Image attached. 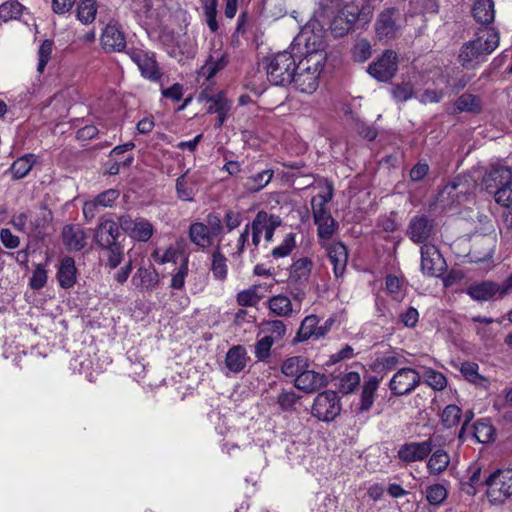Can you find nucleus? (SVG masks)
<instances>
[{"label":"nucleus","mask_w":512,"mask_h":512,"mask_svg":"<svg viewBox=\"0 0 512 512\" xmlns=\"http://www.w3.org/2000/svg\"><path fill=\"white\" fill-rule=\"evenodd\" d=\"M325 31L320 23L310 20L295 37L292 44L293 53L299 57L298 69L321 74L327 61Z\"/></svg>","instance_id":"nucleus-1"},{"label":"nucleus","mask_w":512,"mask_h":512,"mask_svg":"<svg viewBox=\"0 0 512 512\" xmlns=\"http://www.w3.org/2000/svg\"><path fill=\"white\" fill-rule=\"evenodd\" d=\"M500 35L495 28L478 29L475 38L465 42L459 49L458 61L467 70L478 68L499 46Z\"/></svg>","instance_id":"nucleus-2"},{"label":"nucleus","mask_w":512,"mask_h":512,"mask_svg":"<svg viewBox=\"0 0 512 512\" xmlns=\"http://www.w3.org/2000/svg\"><path fill=\"white\" fill-rule=\"evenodd\" d=\"M296 71L293 51H282L268 58L266 73L269 82L276 86H284L292 82Z\"/></svg>","instance_id":"nucleus-3"},{"label":"nucleus","mask_w":512,"mask_h":512,"mask_svg":"<svg viewBox=\"0 0 512 512\" xmlns=\"http://www.w3.org/2000/svg\"><path fill=\"white\" fill-rule=\"evenodd\" d=\"M487 487L486 495L492 504L503 503L512 496V465L497 469L484 481Z\"/></svg>","instance_id":"nucleus-4"},{"label":"nucleus","mask_w":512,"mask_h":512,"mask_svg":"<svg viewBox=\"0 0 512 512\" xmlns=\"http://www.w3.org/2000/svg\"><path fill=\"white\" fill-rule=\"evenodd\" d=\"M51 220V214L45 209L38 211L27 210L18 215H14L11 224L18 231L28 235L40 236Z\"/></svg>","instance_id":"nucleus-5"},{"label":"nucleus","mask_w":512,"mask_h":512,"mask_svg":"<svg viewBox=\"0 0 512 512\" xmlns=\"http://www.w3.org/2000/svg\"><path fill=\"white\" fill-rule=\"evenodd\" d=\"M341 411L340 400L336 392L324 391L314 399L311 414L323 422L334 420Z\"/></svg>","instance_id":"nucleus-6"},{"label":"nucleus","mask_w":512,"mask_h":512,"mask_svg":"<svg viewBox=\"0 0 512 512\" xmlns=\"http://www.w3.org/2000/svg\"><path fill=\"white\" fill-rule=\"evenodd\" d=\"M249 225L252 231V244L257 247L262 234L267 242L272 241L275 229L281 225V218L265 211H259Z\"/></svg>","instance_id":"nucleus-7"},{"label":"nucleus","mask_w":512,"mask_h":512,"mask_svg":"<svg viewBox=\"0 0 512 512\" xmlns=\"http://www.w3.org/2000/svg\"><path fill=\"white\" fill-rule=\"evenodd\" d=\"M130 59L138 66L141 75L153 82L159 81L162 73L155 59V53L147 50L130 48L126 51Z\"/></svg>","instance_id":"nucleus-8"},{"label":"nucleus","mask_w":512,"mask_h":512,"mask_svg":"<svg viewBox=\"0 0 512 512\" xmlns=\"http://www.w3.org/2000/svg\"><path fill=\"white\" fill-rule=\"evenodd\" d=\"M421 382V375L410 367L399 369L391 378L389 388L395 396H404L413 392Z\"/></svg>","instance_id":"nucleus-9"},{"label":"nucleus","mask_w":512,"mask_h":512,"mask_svg":"<svg viewBox=\"0 0 512 512\" xmlns=\"http://www.w3.org/2000/svg\"><path fill=\"white\" fill-rule=\"evenodd\" d=\"M121 229L133 240L147 242L154 233V227L150 221L143 217L133 218L123 215L119 218Z\"/></svg>","instance_id":"nucleus-10"},{"label":"nucleus","mask_w":512,"mask_h":512,"mask_svg":"<svg viewBox=\"0 0 512 512\" xmlns=\"http://www.w3.org/2000/svg\"><path fill=\"white\" fill-rule=\"evenodd\" d=\"M398 70V56L392 50H386L381 57L371 63L367 72L376 80L387 82L394 77Z\"/></svg>","instance_id":"nucleus-11"},{"label":"nucleus","mask_w":512,"mask_h":512,"mask_svg":"<svg viewBox=\"0 0 512 512\" xmlns=\"http://www.w3.org/2000/svg\"><path fill=\"white\" fill-rule=\"evenodd\" d=\"M101 48L107 52H122L126 48V37L117 23L110 22L100 35Z\"/></svg>","instance_id":"nucleus-12"},{"label":"nucleus","mask_w":512,"mask_h":512,"mask_svg":"<svg viewBox=\"0 0 512 512\" xmlns=\"http://www.w3.org/2000/svg\"><path fill=\"white\" fill-rule=\"evenodd\" d=\"M325 248L328 259L333 265V273L335 278H341L346 270L348 262V251L342 242H324L321 244Z\"/></svg>","instance_id":"nucleus-13"},{"label":"nucleus","mask_w":512,"mask_h":512,"mask_svg":"<svg viewBox=\"0 0 512 512\" xmlns=\"http://www.w3.org/2000/svg\"><path fill=\"white\" fill-rule=\"evenodd\" d=\"M505 281L502 285L492 282V281H483L480 283H475L470 285L466 292L467 294L474 300L477 301H488L495 297H503L510 293L511 291H505Z\"/></svg>","instance_id":"nucleus-14"},{"label":"nucleus","mask_w":512,"mask_h":512,"mask_svg":"<svg viewBox=\"0 0 512 512\" xmlns=\"http://www.w3.org/2000/svg\"><path fill=\"white\" fill-rule=\"evenodd\" d=\"M398 11L394 8L384 10L378 16L375 23V32L379 40L388 41L394 39L399 33V25L395 15Z\"/></svg>","instance_id":"nucleus-15"},{"label":"nucleus","mask_w":512,"mask_h":512,"mask_svg":"<svg viewBox=\"0 0 512 512\" xmlns=\"http://www.w3.org/2000/svg\"><path fill=\"white\" fill-rule=\"evenodd\" d=\"M510 179H512L511 168L496 162L490 164L483 176L482 183L487 191L492 192V190H497Z\"/></svg>","instance_id":"nucleus-16"},{"label":"nucleus","mask_w":512,"mask_h":512,"mask_svg":"<svg viewBox=\"0 0 512 512\" xmlns=\"http://www.w3.org/2000/svg\"><path fill=\"white\" fill-rule=\"evenodd\" d=\"M327 384L328 377L325 374L310 370L308 367L294 379V386L305 393L316 392Z\"/></svg>","instance_id":"nucleus-17"},{"label":"nucleus","mask_w":512,"mask_h":512,"mask_svg":"<svg viewBox=\"0 0 512 512\" xmlns=\"http://www.w3.org/2000/svg\"><path fill=\"white\" fill-rule=\"evenodd\" d=\"M432 452V441L410 442L402 445L398 450V458L405 463L424 460Z\"/></svg>","instance_id":"nucleus-18"},{"label":"nucleus","mask_w":512,"mask_h":512,"mask_svg":"<svg viewBox=\"0 0 512 512\" xmlns=\"http://www.w3.org/2000/svg\"><path fill=\"white\" fill-rule=\"evenodd\" d=\"M119 222L111 218H101L95 232V241L100 247L116 245L120 236Z\"/></svg>","instance_id":"nucleus-19"},{"label":"nucleus","mask_w":512,"mask_h":512,"mask_svg":"<svg viewBox=\"0 0 512 512\" xmlns=\"http://www.w3.org/2000/svg\"><path fill=\"white\" fill-rule=\"evenodd\" d=\"M434 232V222L427 216H415L411 219L407 234L409 238L417 243H424L431 238Z\"/></svg>","instance_id":"nucleus-20"},{"label":"nucleus","mask_w":512,"mask_h":512,"mask_svg":"<svg viewBox=\"0 0 512 512\" xmlns=\"http://www.w3.org/2000/svg\"><path fill=\"white\" fill-rule=\"evenodd\" d=\"M421 252V270L428 276H434L443 269V259L436 246L423 244Z\"/></svg>","instance_id":"nucleus-21"},{"label":"nucleus","mask_w":512,"mask_h":512,"mask_svg":"<svg viewBox=\"0 0 512 512\" xmlns=\"http://www.w3.org/2000/svg\"><path fill=\"white\" fill-rule=\"evenodd\" d=\"M228 64V53L223 48L214 49L199 70V76L210 80Z\"/></svg>","instance_id":"nucleus-22"},{"label":"nucleus","mask_w":512,"mask_h":512,"mask_svg":"<svg viewBox=\"0 0 512 512\" xmlns=\"http://www.w3.org/2000/svg\"><path fill=\"white\" fill-rule=\"evenodd\" d=\"M319 77L320 74L318 73L309 70L304 71L303 69H298L296 67L292 81L295 88L301 93L312 94L319 86Z\"/></svg>","instance_id":"nucleus-23"},{"label":"nucleus","mask_w":512,"mask_h":512,"mask_svg":"<svg viewBox=\"0 0 512 512\" xmlns=\"http://www.w3.org/2000/svg\"><path fill=\"white\" fill-rule=\"evenodd\" d=\"M159 281V274L153 267H140L132 277V284L141 291H152Z\"/></svg>","instance_id":"nucleus-24"},{"label":"nucleus","mask_w":512,"mask_h":512,"mask_svg":"<svg viewBox=\"0 0 512 512\" xmlns=\"http://www.w3.org/2000/svg\"><path fill=\"white\" fill-rule=\"evenodd\" d=\"M56 276L62 288H72L77 279V268L74 259L68 256L62 258Z\"/></svg>","instance_id":"nucleus-25"},{"label":"nucleus","mask_w":512,"mask_h":512,"mask_svg":"<svg viewBox=\"0 0 512 512\" xmlns=\"http://www.w3.org/2000/svg\"><path fill=\"white\" fill-rule=\"evenodd\" d=\"M188 237L191 243L203 251L208 249L214 240V236L206 229L203 222H193L189 226Z\"/></svg>","instance_id":"nucleus-26"},{"label":"nucleus","mask_w":512,"mask_h":512,"mask_svg":"<svg viewBox=\"0 0 512 512\" xmlns=\"http://www.w3.org/2000/svg\"><path fill=\"white\" fill-rule=\"evenodd\" d=\"M209 106L207 112L210 114H217L216 127H221L227 118V114L231 109V102L224 96L223 93H218L208 100Z\"/></svg>","instance_id":"nucleus-27"},{"label":"nucleus","mask_w":512,"mask_h":512,"mask_svg":"<svg viewBox=\"0 0 512 512\" xmlns=\"http://www.w3.org/2000/svg\"><path fill=\"white\" fill-rule=\"evenodd\" d=\"M247 361L246 349L241 345H236L226 353L225 366L230 372L239 373L246 367Z\"/></svg>","instance_id":"nucleus-28"},{"label":"nucleus","mask_w":512,"mask_h":512,"mask_svg":"<svg viewBox=\"0 0 512 512\" xmlns=\"http://www.w3.org/2000/svg\"><path fill=\"white\" fill-rule=\"evenodd\" d=\"M379 384L380 380L376 376H370L367 380H365L360 398L359 410L361 412H367L373 406L375 393L379 388Z\"/></svg>","instance_id":"nucleus-29"},{"label":"nucleus","mask_w":512,"mask_h":512,"mask_svg":"<svg viewBox=\"0 0 512 512\" xmlns=\"http://www.w3.org/2000/svg\"><path fill=\"white\" fill-rule=\"evenodd\" d=\"M319 319L316 315H309L304 318L297 332L296 339L305 341L311 337L320 338L324 335L321 327H318Z\"/></svg>","instance_id":"nucleus-30"},{"label":"nucleus","mask_w":512,"mask_h":512,"mask_svg":"<svg viewBox=\"0 0 512 512\" xmlns=\"http://www.w3.org/2000/svg\"><path fill=\"white\" fill-rule=\"evenodd\" d=\"M268 307L272 313L280 317H288L293 312L300 311V306L294 309L290 298L283 294L272 296L268 300Z\"/></svg>","instance_id":"nucleus-31"},{"label":"nucleus","mask_w":512,"mask_h":512,"mask_svg":"<svg viewBox=\"0 0 512 512\" xmlns=\"http://www.w3.org/2000/svg\"><path fill=\"white\" fill-rule=\"evenodd\" d=\"M333 198V187L329 185L325 194H318L311 200L312 213L314 222L317 220H323V217L331 215L327 208V203Z\"/></svg>","instance_id":"nucleus-32"},{"label":"nucleus","mask_w":512,"mask_h":512,"mask_svg":"<svg viewBox=\"0 0 512 512\" xmlns=\"http://www.w3.org/2000/svg\"><path fill=\"white\" fill-rule=\"evenodd\" d=\"M62 235L64 244L70 250L79 251L86 244L85 233L80 227L66 226L63 229Z\"/></svg>","instance_id":"nucleus-33"},{"label":"nucleus","mask_w":512,"mask_h":512,"mask_svg":"<svg viewBox=\"0 0 512 512\" xmlns=\"http://www.w3.org/2000/svg\"><path fill=\"white\" fill-rule=\"evenodd\" d=\"M273 175L274 172L271 169H266L251 175L244 182V188L249 193H257L271 182Z\"/></svg>","instance_id":"nucleus-34"},{"label":"nucleus","mask_w":512,"mask_h":512,"mask_svg":"<svg viewBox=\"0 0 512 512\" xmlns=\"http://www.w3.org/2000/svg\"><path fill=\"white\" fill-rule=\"evenodd\" d=\"M472 11L474 19L481 24H489L494 20L495 10L492 0H477Z\"/></svg>","instance_id":"nucleus-35"},{"label":"nucleus","mask_w":512,"mask_h":512,"mask_svg":"<svg viewBox=\"0 0 512 512\" xmlns=\"http://www.w3.org/2000/svg\"><path fill=\"white\" fill-rule=\"evenodd\" d=\"M450 463V456L442 449L432 453L427 462V469L431 475H439L443 473Z\"/></svg>","instance_id":"nucleus-36"},{"label":"nucleus","mask_w":512,"mask_h":512,"mask_svg":"<svg viewBox=\"0 0 512 512\" xmlns=\"http://www.w3.org/2000/svg\"><path fill=\"white\" fill-rule=\"evenodd\" d=\"M314 223L317 226V236L320 244L330 241L338 227V223L332 215L325 216L323 220H317Z\"/></svg>","instance_id":"nucleus-37"},{"label":"nucleus","mask_w":512,"mask_h":512,"mask_svg":"<svg viewBox=\"0 0 512 512\" xmlns=\"http://www.w3.org/2000/svg\"><path fill=\"white\" fill-rule=\"evenodd\" d=\"M211 272L215 279L217 280H225L228 274V266H227V258L221 252L220 247L218 246L213 254L211 261Z\"/></svg>","instance_id":"nucleus-38"},{"label":"nucleus","mask_w":512,"mask_h":512,"mask_svg":"<svg viewBox=\"0 0 512 512\" xmlns=\"http://www.w3.org/2000/svg\"><path fill=\"white\" fill-rule=\"evenodd\" d=\"M308 367L307 360L301 356H293L287 358L282 366L281 372L287 377L297 378L298 375L302 373V371Z\"/></svg>","instance_id":"nucleus-39"},{"label":"nucleus","mask_w":512,"mask_h":512,"mask_svg":"<svg viewBox=\"0 0 512 512\" xmlns=\"http://www.w3.org/2000/svg\"><path fill=\"white\" fill-rule=\"evenodd\" d=\"M261 331L265 337L276 343L285 337L287 329L283 321L272 320L263 323Z\"/></svg>","instance_id":"nucleus-40"},{"label":"nucleus","mask_w":512,"mask_h":512,"mask_svg":"<svg viewBox=\"0 0 512 512\" xmlns=\"http://www.w3.org/2000/svg\"><path fill=\"white\" fill-rule=\"evenodd\" d=\"M35 162L36 156L34 154H26L15 160L10 168L13 177L16 179L25 177L30 172Z\"/></svg>","instance_id":"nucleus-41"},{"label":"nucleus","mask_w":512,"mask_h":512,"mask_svg":"<svg viewBox=\"0 0 512 512\" xmlns=\"http://www.w3.org/2000/svg\"><path fill=\"white\" fill-rule=\"evenodd\" d=\"M97 6L95 0H81L77 7V18L84 25L91 24L96 17Z\"/></svg>","instance_id":"nucleus-42"},{"label":"nucleus","mask_w":512,"mask_h":512,"mask_svg":"<svg viewBox=\"0 0 512 512\" xmlns=\"http://www.w3.org/2000/svg\"><path fill=\"white\" fill-rule=\"evenodd\" d=\"M455 108L461 112L479 113L482 108L481 100L473 94H463L456 100Z\"/></svg>","instance_id":"nucleus-43"},{"label":"nucleus","mask_w":512,"mask_h":512,"mask_svg":"<svg viewBox=\"0 0 512 512\" xmlns=\"http://www.w3.org/2000/svg\"><path fill=\"white\" fill-rule=\"evenodd\" d=\"M301 396L294 390H282L277 396V404L284 412H293L299 403Z\"/></svg>","instance_id":"nucleus-44"},{"label":"nucleus","mask_w":512,"mask_h":512,"mask_svg":"<svg viewBox=\"0 0 512 512\" xmlns=\"http://www.w3.org/2000/svg\"><path fill=\"white\" fill-rule=\"evenodd\" d=\"M494 428L486 419H481L474 424V437L479 443H489L494 440Z\"/></svg>","instance_id":"nucleus-45"},{"label":"nucleus","mask_w":512,"mask_h":512,"mask_svg":"<svg viewBox=\"0 0 512 512\" xmlns=\"http://www.w3.org/2000/svg\"><path fill=\"white\" fill-rule=\"evenodd\" d=\"M24 6L17 0H9L0 6V18L7 22L18 17L23 13Z\"/></svg>","instance_id":"nucleus-46"},{"label":"nucleus","mask_w":512,"mask_h":512,"mask_svg":"<svg viewBox=\"0 0 512 512\" xmlns=\"http://www.w3.org/2000/svg\"><path fill=\"white\" fill-rule=\"evenodd\" d=\"M481 471L482 467L479 463L475 462L471 464L467 470L468 473V481L466 485L468 488L466 489V492L470 495H475L476 489L481 484H484V482L481 479Z\"/></svg>","instance_id":"nucleus-47"},{"label":"nucleus","mask_w":512,"mask_h":512,"mask_svg":"<svg viewBox=\"0 0 512 512\" xmlns=\"http://www.w3.org/2000/svg\"><path fill=\"white\" fill-rule=\"evenodd\" d=\"M424 382L434 390L441 391L447 385L446 377L433 369H426L423 373Z\"/></svg>","instance_id":"nucleus-48"},{"label":"nucleus","mask_w":512,"mask_h":512,"mask_svg":"<svg viewBox=\"0 0 512 512\" xmlns=\"http://www.w3.org/2000/svg\"><path fill=\"white\" fill-rule=\"evenodd\" d=\"M188 258H184L181 265L172 273L170 287L175 290L183 289L185 285V279L188 275Z\"/></svg>","instance_id":"nucleus-49"},{"label":"nucleus","mask_w":512,"mask_h":512,"mask_svg":"<svg viewBox=\"0 0 512 512\" xmlns=\"http://www.w3.org/2000/svg\"><path fill=\"white\" fill-rule=\"evenodd\" d=\"M447 498V489L444 485L436 483L426 489V499L431 505H439Z\"/></svg>","instance_id":"nucleus-50"},{"label":"nucleus","mask_w":512,"mask_h":512,"mask_svg":"<svg viewBox=\"0 0 512 512\" xmlns=\"http://www.w3.org/2000/svg\"><path fill=\"white\" fill-rule=\"evenodd\" d=\"M372 54V48L368 40H358L352 48L353 59L357 62H365L370 58Z\"/></svg>","instance_id":"nucleus-51"},{"label":"nucleus","mask_w":512,"mask_h":512,"mask_svg":"<svg viewBox=\"0 0 512 512\" xmlns=\"http://www.w3.org/2000/svg\"><path fill=\"white\" fill-rule=\"evenodd\" d=\"M162 4L160 0H143L139 12L149 20H157L161 15Z\"/></svg>","instance_id":"nucleus-52"},{"label":"nucleus","mask_w":512,"mask_h":512,"mask_svg":"<svg viewBox=\"0 0 512 512\" xmlns=\"http://www.w3.org/2000/svg\"><path fill=\"white\" fill-rule=\"evenodd\" d=\"M217 4V0H206L203 5L206 23L212 32H216L218 30V23L216 20Z\"/></svg>","instance_id":"nucleus-53"},{"label":"nucleus","mask_w":512,"mask_h":512,"mask_svg":"<svg viewBox=\"0 0 512 512\" xmlns=\"http://www.w3.org/2000/svg\"><path fill=\"white\" fill-rule=\"evenodd\" d=\"M386 290L397 301L402 300L405 296L403 281L394 275L386 277Z\"/></svg>","instance_id":"nucleus-54"},{"label":"nucleus","mask_w":512,"mask_h":512,"mask_svg":"<svg viewBox=\"0 0 512 512\" xmlns=\"http://www.w3.org/2000/svg\"><path fill=\"white\" fill-rule=\"evenodd\" d=\"M442 422L447 428L456 426L461 418V410L456 405H448L442 412Z\"/></svg>","instance_id":"nucleus-55"},{"label":"nucleus","mask_w":512,"mask_h":512,"mask_svg":"<svg viewBox=\"0 0 512 512\" xmlns=\"http://www.w3.org/2000/svg\"><path fill=\"white\" fill-rule=\"evenodd\" d=\"M495 201L503 207L512 205V180H508L504 185L494 192Z\"/></svg>","instance_id":"nucleus-56"},{"label":"nucleus","mask_w":512,"mask_h":512,"mask_svg":"<svg viewBox=\"0 0 512 512\" xmlns=\"http://www.w3.org/2000/svg\"><path fill=\"white\" fill-rule=\"evenodd\" d=\"M53 50V43L50 40H45L38 50V64L37 71L41 74L45 70L47 63L51 58Z\"/></svg>","instance_id":"nucleus-57"},{"label":"nucleus","mask_w":512,"mask_h":512,"mask_svg":"<svg viewBox=\"0 0 512 512\" xmlns=\"http://www.w3.org/2000/svg\"><path fill=\"white\" fill-rule=\"evenodd\" d=\"M107 249V266L110 269L117 268L123 260V247L120 244L103 247Z\"/></svg>","instance_id":"nucleus-58"},{"label":"nucleus","mask_w":512,"mask_h":512,"mask_svg":"<svg viewBox=\"0 0 512 512\" xmlns=\"http://www.w3.org/2000/svg\"><path fill=\"white\" fill-rule=\"evenodd\" d=\"M352 27L353 26L348 22L346 18L337 13L331 22L330 29L335 37H341L347 34Z\"/></svg>","instance_id":"nucleus-59"},{"label":"nucleus","mask_w":512,"mask_h":512,"mask_svg":"<svg viewBox=\"0 0 512 512\" xmlns=\"http://www.w3.org/2000/svg\"><path fill=\"white\" fill-rule=\"evenodd\" d=\"M274 342H272L267 337L263 336L255 343L254 354L257 360L266 361L270 357V350L273 346Z\"/></svg>","instance_id":"nucleus-60"},{"label":"nucleus","mask_w":512,"mask_h":512,"mask_svg":"<svg viewBox=\"0 0 512 512\" xmlns=\"http://www.w3.org/2000/svg\"><path fill=\"white\" fill-rule=\"evenodd\" d=\"M312 264L309 258H300L292 264V274L298 279H306L311 272Z\"/></svg>","instance_id":"nucleus-61"},{"label":"nucleus","mask_w":512,"mask_h":512,"mask_svg":"<svg viewBox=\"0 0 512 512\" xmlns=\"http://www.w3.org/2000/svg\"><path fill=\"white\" fill-rule=\"evenodd\" d=\"M47 271L45 266L42 264H38L33 271V274L30 278L29 285L32 289L39 290L43 288L47 283Z\"/></svg>","instance_id":"nucleus-62"},{"label":"nucleus","mask_w":512,"mask_h":512,"mask_svg":"<svg viewBox=\"0 0 512 512\" xmlns=\"http://www.w3.org/2000/svg\"><path fill=\"white\" fill-rule=\"evenodd\" d=\"M360 380L361 378L359 373L354 371L346 373L340 381L342 392L346 394L353 392L359 385Z\"/></svg>","instance_id":"nucleus-63"},{"label":"nucleus","mask_w":512,"mask_h":512,"mask_svg":"<svg viewBox=\"0 0 512 512\" xmlns=\"http://www.w3.org/2000/svg\"><path fill=\"white\" fill-rule=\"evenodd\" d=\"M260 300L256 288L243 290L237 294V302L241 306H255Z\"/></svg>","instance_id":"nucleus-64"}]
</instances>
